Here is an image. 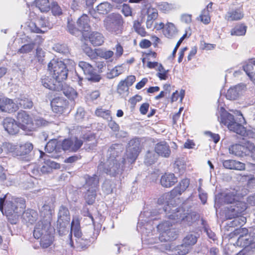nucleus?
Wrapping results in <instances>:
<instances>
[{"label": "nucleus", "instance_id": "obj_10", "mask_svg": "<svg viewBox=\"0 0 255 255\" xmlns=\"http://www.w3.org/2000/svg\"><path fill=\"white\" fill-rule=\"evenodd\" d=\"M50 223L49 220L44 219L39 221L36 225L33 231V236L35 238L39 239L44 234H47L50 232Z\"/></svg>", "mask_w": 255, "mask_h": 255}, {"label": "nucleus", "instance_id": "obj_29", "mask_svg": "<svg viewBox=\"0 0 255 255\" xmlns=\"http://www.w3.org/2000/svg\"><path fill=\"white\" fill-rule=\"evenodd\" d=\"M64 220H66V224H68V221H70V214L67 208L61 206L59 211L58 223H62Z\"/></svg>", "mask_w": 255, "mask_h": 255}, {"label": "nucleus", "instance_id": "obj_45", "mask_svg": "<svg viewBox=\"0 0 255 255\" xmlns=\"http://www.w3.org/2000/svg\"><path fill=\"white\" fill-rule=\"evenodd\" d=\"M50 10L54 16H60L62 14V9L57 1H52L50 4Z\"/></svg>", "mask_w": 255, "mask_h": 255}, {"label": "nucleus", "instance_id": "obj_55", "mask_svg": "<svg viewBox=\"0 0 255 255\" xmlns=\"http://www.w3.org/2000/svg\"><path fill=\"white\" fill-rule=\"evenodd\" d=\"M66 220H64L62 223H58L59 225V232L61 234H65V232H69L70 227V221L68 224H66Z\"/></svg>", "mask_w": 255, "mask_h": 255}, {"label": "nucleus", "instance_id": "obj_16", "mask_svg": "<svg viewBox=\"0 0 255 255\" xmlns=\"http://www.w3.org/2000/svg\"><path fill=\"white\" fill-rule=\"evenodd\" d=\"M69 245L72 248H75L78 250H85L90 246L91 242L90 239L85 238L84 237L82 236L75 239V245L72 240L71 234L69 235Z\"/></svg>", "mask_w": 255, "mask_h": 255}, {"label": "nucleus", "instance_id": "obj_51", "mask_svg": "<svg viewBox=\"0 0 255 255\" xmlns=\"http://www.w3.org/2000/svg\"><path fill=\"white\" fill-rule=\"evenodd\" d=\"M200 19L205 24H208L210 22L211 17L208 9H205L202 11L200 15Z\"/></svg>", "mask_w": 255, "mask_h": 255}, {"label": "nucleus", "instance_id": "obj_44", "mask_svg": "<svg viewBox=\"0 0 255 255\" xmlns=\"http://www.w3.org/2000/svg\"><path fill=\"white\" fill-rule=\"evenodd\" d=\"M37 21L41 28H46L49 29L52 27V24L49 21L48 18L44 16H41L37 18Z\"/></svg>", "mask_w": 255, "mask_h": 255}, {"label": "nucleus", "instance_id": "obj_47", "mask_svg": "<svg viewBox=\"0 0 255 255\" xmlns=\"http://www.w3.org/2000/svg\"><path fill=\"white\" fill-rule=\"evenodd\" d=\"M113 49L115 51L114 59L117 60L123 55L124 52V48L121 43L118 42Z\"/></svg>", "mask_w": 255, "mask_h": 255}, {"label": "nucleus", "instance_id": "obj_37", "mask_svg": "<svg viewBox=\"0 0 255 255\" xmlns=\"http://www.w3.org/2000/svg\"><path fill=\"white\" fill-rule=\"evenodd\" d=\"M244 149L243 145L240 144H233L229 147L230 152L241 157L244 156Z\"/></svg>", "mask_w": 255, "mask_h": 255}, {"label": "nucleus", "instance_id": "obj_9", "mask_svg": "<svg viewBox=\"0 0 255 255\" xmlns=\"http://www.w3.org/2000/svg\"><path fill=\"white\" fill-rule=\"evenodd\" d=\"M78 65L82 69L84 74L88 76L89 80L95 82L100 80V76L97 73L95 69L90 64L86 61H81L79 62Z\"/></svg>", "mask_w": 255, "mask_h": 255}, {"label": "nucleus", "instance_id": "obj_57", "mask_svg": "<svg viewBox=\"0 0 255 255\" xmlns=\"http://www.w3.org/2000/svg\"><path fill=\"white\" fill-rule=\"evenodd\" d=\"M19 104L24 109H30L33 106V103L28 98L21 99L19 102Z\"/></svg>", "mask_w": 255, "mask_h": 255}, {"label": "nucleus", "instance_id": "obj_15", "mask_svg": "<svg viewBox=\"0 0 255 255\" xmlns=\"http://www.w3.org/2000/svg\"><path fill=\"white\" fill-rule=\"evenodd\" d=\"M3 125L5 130L11 135L17 134L19 131V128H20L17 121L11 118L4 119Z\"/></svg>", "mask_w": 255, "mask_h": 255}, {"label": "nucleus", "instance_id": "obj_50", "mask_svg": "<svg viewBox=\"0 0 255 255\" xmlns=\"http://www.w3.org/2000/svg\"><path fill=\"white\" fill-rule=\"evenodd\" d=\"M52 211L53 209L49 205L44 204L41 209V213L46 218V219L49 220V219L52 214Z\"/></svg>", "mask_w": 255, "mask_h": 255}, {"label": "nucleus", "instance_id": "obj_14", "mask_svg": "<svg viewBox=\"0 0 255 255\" xmlns=\"http://www.w3.org/2000/svg\"><path fill=\"white\" fill-rule=\"evenodd\" d=\"M41 83L44 87L53 91H61L62 88V83L57 82L53 77L44 76L41 79Z\"/></svg>", "mask_w": 255, "mask_h": 255}, {"label": "nucleus", "instance_id": "obj_11", "mask_svg": "<svg viewBox=\"0 0 255 255\" xmlns=\"http://www.w3.org/2000/svg\"><path fill=\"white\" fill-rule=\"evenodd\" d=\"M51 106L53 111L56 113L61 114L68 108V101L61 97H56L51 101Z\"/></svg>", "mask_w": 255, "mask_h": 255}, {"label": "nucleus", "instance_id": "obj_22", "mask_svg": "<svg viewBox=\"0 0 255 255\" xmlns=\"http://www.w3.org/2000/svg\"><path fill=\"white\" fill-rule=\"evenodd\" d=\"M89 22V17L87 14H84L79 17L77 22L79 31H88L90 29Z\"/></svg>", "mask_w": 255, "mask_h": 255}, {"label": "nucleus", "instance_id": "obj_27", "mask_svg": "<svg viewBox=\"0 0 255 255\" xmlns=\"http://www.w3.org/2000/svg\"><path fill=\"white\" fill-rule=\"evenodd\" d=\"M61 91H63L65 96L69 99L74 100L77 97V93L74 89L68 85H63V83Z\"/></svg>", "mask_w": 255, "mask_h": 255}, {"label": "nucleus", "instance_id": "obj_46", "mask_svg": "<svg viewBox=\"0 0 255 255\" xmlns=\"http://www.w3.org/2000/svg\"><path fill=\"white\" fill-rule=\"evenodd\" d=\"M157 70L156 76L160 80H165L167 79L168 70H165L161 64H159Z\"/></svg>", "mask_w": 255, "mask_h": 255}, {"label": "nucleus", "instance_id": "obj_52", "mask_svg": "<svg viewBox=\"0 0 255 255\" xmlns=\"http://www.w3.org/2000/svg\"><path fill=\"white\" fill-rule=\"evenodd\" d=\"M35 43L32 42L22 45L18 50V53L25 54L31 52L34 48Z\"/></svg>", "mask_w": 255, "mask_h": 255}, {"label": "nucleus", "instance_id": "obj_64", "mask_svg": "<svg viewBox=\"0 0 255 255\" xmlns=\"http://www.w3.org/2000/svg\"><path fill=\"white\" fill-rule=\"evenodd\" d=\"M175 170L179 172H182L184 170L185 167L182 160H175L174 163Z\"/></svg>", "mask_w": 255, "mask_h": 255}, {"label": "nucleus", "instance_id": "obj_58", "mask_svg": "<svg viewBox=\"0 0 255 255\" xmlns=\"http://www.w3.org/2000/svg\"><path fill=\"white\" fill-rule=\"evenodd\" d=\"M158 16L157 10L154 8H149L147 10V18L152 20H156Z\"/></svg>", "mask_w": 255, "mask_h": 255}, {"label": "nucleus", "instance_id": "obj_2", "mask_svg": "<svg viewBox=\"0 0 255 255\" xmlns=\"http://www.w3.org/2000/svg\"><path fill=\"white\" fill-rule=\"evenodd\" d=\"M124 21L122 15L113 13L104 21V27L111 34L120 35L124 30Z\"/></svg>", "mask_w": 255, "mask_h": 255}, {"label": "nucleus", "instance_id": "obj_38", "mask_svg": "<svg viewBox=\"0 0 255 255\" xmlns=\"http://www.w3.org/2000/svg\"><path fill=\"white\" fill-rule=\"evenodd\" d=\"M238 200V197L237 195V192L235 190L230 191L226 193L224 201L227 204H232Z\"/></svg>", "mask_w": 255, "mask_h": 255}, {"label": "nucleus", "instance_id": "obj_8", "mask_svg": "<svg viewBox=\"0 0 255 255\" xmlns=\"http://www.w3.org/2000/svg\"><path fill=\"white\" fill-rule=\"evenodd\" d=\"M83 141L77 137L65 138L62 141L61 146L64 151L76 152L83 145Z\"/></svg>", "mask_w": 255, "mask_h": 255}, {"label": "nucleus", "instance_id": "obj_26", "mask_svg": "<svg viewBox=\"0 0 255 255\" xmlns=\"http://www.w3.org/2000/svg\"><path fill=\"white\" fill-rule=\"evenodd\" d=\"M34 4L42 12H47L50 10V3L49 0H35Z\"/></svg>", "mask_w": 255, "mask_h": 255}, {"label": "nucleus", "instance_id": "obj_42", "mask_svg": "<svg viewBox=\"0 0 255 255\" xmlns=\"http://www.w3.org/2000/svg\"><path fill=\"white\" fill-rule=\"evenodd\" d=\"M95 114L97 117L104 119H108L109 118H111V111L109 110H105L102 108H98L95 110Z\"/></svg>", "mask_w": 255, "mask_h": 255}, {"label": "nucleus", "instance_id": "obj_18", "mask_svg": "<svg viewBox=\"0 0 255 255\" xmlns=\"http://www.w3.org/2000/svg\"><path fill=\"white\" fill-rule=\"evenodd\" d=\"M33 149V145L30 142H26L16 146L14 157H23L28 155Z\"/></svg>", "mask_w": 255, "mask_h": 255}, {"label": "nucleus", "instance_id": "obj_4", "mask_svg": "<svg viewBox=\"0 0 255 255\" xmlns=\"http://www.w3.org/2000/svg\"><path fill=\"white\" fill-rule=\"evenodd\" d=\"M164 210L167 212V216L172 223H185L190 218L189 214L182 207L175 209H171L170 206L167 205Z\"/></svg>", "mask_w": 255, "mask_h": 255}, {"label": "nucleus", "instance_id": "obj_53", "mask_svg": "<svg viewBox=\"0 0 255 255\" xmlns=\"http://www.w3.org/2000/svg\"><path fill=\"white\" fill-rule=\"evenodd\" d=\"M197 241V237L192 234L188 235L183 240V243L185 245L189 246H192L195 245Z\"/></svg>", "mask_w": 255, "mask_h": 255}, {"label": "nucleus", "instance_id": "obj_32", "mask_svg": "<svg viewBox=\"0 0 255 255\" xmlns=\"http://www.w3.org/2000/svg\"><path fill=\"white\" fill-rule=\"evenodd\" d=\"M72 232H73L76 239L83 236L78 220H73L72 222L70 234H72Z\"/></svg>", "mask_w": 255, "mask_h": 255}, {"label": "nucleus", "instance_id": "obj_36", "mask_svg": "<svg viewBox=\"0 0 255 255\" xmlns=\"http://www.w3.org/2000/svg\"><path fill=\"white\" fill-rule=\"evenodd\" d=\"M112 7L110 3L104 2L97 6V10L100 14H106L112 10Z\"/></svg>", "mask_w": 255, "mask_h": 255}, {"label": "nucleus", "instance_id": "obj_61", "mask_svg": "<svg viewBox=\"0 0 255 255\" xmlns=\"http://www.w3.org/2000/svg\"><path fill=\"white\" fill-rule=\"evenodd\" d=\"M189 183L190 182L189 179H184L179 183V184L176 187H178V188L179 189V190H181V191L184 192L188 187Z\"/></svg>", "mask_w": 255, "mask_h": 255}, {"label": "nucleus", "instance_id": "obj_43", "mask_svg": "<svg viewBox=\"0 0 255 255\" xmlns=\"http://www.w3.org/2000/svg\"><path fill=\"white\" fill-rule=\"evenodd\" d=\"M157 6L159 10L163 13L168 12L173 8V6L172 3H168L166 1H161L159 2L157 4Z\"/></svg>", "mask_w": 255, "mask_h": 255}, {"label": "nucleus", "instance_id": "obj_28", "mask_svg": "<svg viewBox=\"0 0 255 255\" xmlns=\"http://www.w3.org/2000/svg\"><path fill=\"white\" fill-rule=\"evenodd\" d=\"M37 217V213L33 210H27L22 215L23 219L26 222L32 224Z\"/></svg>", "mask_w": 255, "mask_h": 255}, {"label": "nucleus", "instance_id": "obj_40", "mask_svg": "<svg viewBox=\"0 0 255 255\" xmlns=\"http://www.w3.org/2000/svg\"><path fill=\"white\" fill-rule=\"evenodd\" d=\"M96 190L95 189H91L90 188L87 189V191L85 194V198L86 202L88 204L91 205L94 202L96 196Z\"/></svg>", "mask_w": 255, "mask_h": 255}, {"label": "nucleus", "instance_id": "obj_34", "mask_svg": "<svg viewBox=\"0 0 255 255\" xmlns=\"http://www.w3.org/2000/svg\"><path fill=\"white\" fill-rule=\"evenodd\" d=\"M252 241V238L250 235L244 236L243 237H239L236 245L239 247L246 248L249 246Z\"/></svg>", "mask_w": 255, "mask_h": 255}, {"label": "nucleus", "instance_id": "obj_20", "mask_svg": "<svg viewBox=\"0 0 255 255\" xmlns=\"http://www.w3.org/2000/svg\"><path fill=\"white\" fill-rule=\"evenodd\" d=\"M123 151L122 144L115 143L112 144L107 151V156L109 159H116L121 155Z\"/></svg>", "mask_w": 255, "mask_h": 255}, {"label": "nucleus", "instance_id": "obj_1", "mask_svg": "<svg viewBox=\"0 0 255 255\" xmlns=\"http://www.w3.org/2000/svg\"><path fill=\"white\" fill-rule=\"evenodd\" d=\"M24 208V201L7 195L0 198V210L12 224L16 223L19 216Z\"/></svg>", "mask_w": 255, "mask_h": 255}, {"label": "nucleus", "instance_id": "obj_49", "mask_svg": "<svg viewBox=\"0 0 255 255\" xmlns=\"http://www.w3.org/2000/svg\"><path fill=\"white\" fill-rule=\"evenodd\" d=\"M226 97L230 100L237 99L239 96L237 88L236 87L229 88L226 93Z\"/></svg>", "mask_w": 255, "mask_h": 255}, {"label": "nucleus", "instance_id": "obj_3", "mask_svg": "<svg viewBox=\"0 0 255 255\" xmlns=\"http://www.w3.org/2000/svg\"><path fill=\"white\" fill-rule=\"evenodd\" d=\"M48 70L57 82L62 83L67 78L68 70L62 61L51 60L48 64Z\"/></svg>", "mask_w": 255, "mask_h": 255}, {"label": "nucleus", "instance_id": "obj_23", "mask_svg": "<svg viewBox=\"0 0 255 255\" xmlns=\"http://www.w3.org/2000/svg\"><path fill=\"white\" fill-rule=\"evenodd\" d=\"M223 166L228 169L242 170L245 168V164L239 160H223Z\"/></svg>", "mask_w": 255, "mask_h": 255}, {"label": "nucleus", "instance_id": "obj_21", "mask_svg": "<svg viewBox=\"0 0 255 255\" xmlns=\"http://www.w3.org/2000/svg\"><path fill=\"white\" fill-rule=\"evenodd\" d=\"M177 182V178L173 173H165L160 179V183L162 186L164 187H170L174 185Z\"/></svg>", "mask_w": 255, "mask_h": 255}, {"label": "nucleus", "instance_id": "obj_19", "mask_svg": "<svg viewBox=\"0 0 255 255\" xmlns=\"http://www.w3.org/2000/svg\"><path fill=\"white\" fill-rule=\"evenodd\" d=\"M244 16L242 6L227 12L225 19L228 21H238L242 19Z\"/></svg>", "mask_w": 255, "mask_h": 255}, {"label": "nucleus", "instance_id": "obj_7", "mask_svg": "<svg viewBox=\"0 0 255 255\" xmlns=\"http://www.w3.org/2000/svg\"><path fill=\"white\" fill-rule=\"evenodd\" d=\"M172 224L169 221H165L160 224L157 229L160 232L159 239L161 241H168L175 238V232L171 229Z\"/></svg>", "mask_w": 255, "mask_h": 255}, {"label": "nucleus", "instance_id": "obj_62", "mask_svg": "<svg viewBox=\"0 0 255 255\" xmlns=\"http://www.w3.org/2000/svg\"><path fill=\"white\" fill-rule=\"evenodd\" d=\"M44 56V52L42 50V48L39 47L37 48L36 49L35 57L39 62H43Z\"/></svg>", "mask_w": 255, "mask_h": 255}, {"label": "nucleus", "instance_id": "obj_33", "mask_svg": "<svg viewBox=\"0 0 255 255\" xmlns=\"http://www.w3.org/2000/svg\"><path fill=\"white\" fill-rule=\"evenodd\" d=\"M247 26L243 24L236 25L231 30V34L235 36H243L245 35L247 31Z\"/></svg>", "mask_w": 255, "mask_h": 255}, {"label": "nucleus", "instance_id": "obj_48", "mask_svg": "<svg viewBox=\"0 0 255 255\" xmlns=\"http://www.w3.org/2000/svg\"><path fill=\"white\" fill-rule=\"evenodd\" d=\"M248 234V230L247 228H238L235 230L230 234L231 238H233L235 236L243 237L244 236L249 235Z\"/></svg>", "mask_w": 255, "mask_h": 255}, {"label": "nucleus", "instance_id": "obj_63", "mask_svg": "<svg viewBox=\"0 0 255 255\" xmlns=\"http://www.w3.org/2000/svg\"><path fill=\"white\" fill-rule=\"evenodd\" d=\"M50 161L51 160H45L44 162L43 165L41 168V171L43 173H47L52 170L51 167L50 166Z\"/></svg>", "mask_w": 255, "mask_h": 255}, {"label": "nucleus", "instance_id": "obj_6", "mask_svg": "<svg viewBox=\"0 0 255 255\" xmlns=\"http://www.w3.org/2000/svg\"><path fill=\"white\" fill-rule=\"evenodd\" d=\"M16 119L21 129L31 131L34 128V120L32 117L24 111L21 110L17 114Z\"/></svg>", "mask_w": 255, "mask_h": 255}, {"label": "nucleus", "instance_id": "obj_41", "mask_svg": "<svg viewBox=\"0 0 255 255\" xmlns=\"http://www.w3.org/2000/svg\"><path fill=\"white\" fill-rule=\"evenodd\" d=\"M133 28L135 31L142 37H145L148 35L144 27L141 25V23L137 20L134 22Z\"/></svg>", "mask_w": 255, "mask_h": 255}, {"label": "nucleus", "instance_id": "obj_39", "mask_svg": "<svg viewBox=\"0 0 255 255\" xmlns=\"http://www.w3.org/2000/svg\"><path fill=\"white\" fill-rule=\"evenodd\" d=\"M40 245L43 248H47L49 247L52 242V237L50 233L47 234H44L42 237L40 238Z\"/></svg>", "mask_w": 255, "mask_h": 255}, {"label": "nucleus", "instance_id": "obj_60", "mask_svg": "<svg viewBox=\"0 0 255 255\" xmlns=\"http://www.w3.org/2000/svg\"><path fill=\"white\" fill-rule=\"evenodd\" d=\"M184 97V91H181L180 93L177 91L173 93L171 97V102L173 103L176 101L179 98L181 101Z\"/></svg>", "mask_w": 255, "mask_h": 255}, {"label": "nucleus", "instance_id": "obj_56", "mask_svg": "<svg viewBox=\"0 0 255 255\" xmlns=\"http://www.w3.org/2000/svg\"><path fill=\"white\" fill-rule=\"evenodd\" d=\"M28 27L31 31V32L36 33H44L47 30H44L40 29V27H38L36 24L34 22H30Z\"/></svg>", "mask_w": 255, "mask_h": 255}, {"label": "nucleus", "instance_id": "obj_12", "mask_svg": "<svg viewBox=\"0 0 255 255\" xmlns=\"http://www.w3.org/2000/svg\"><path fill=\"white\" fill-rule=\"evenodd\" d=\"M18 109V106L12 100L7 98H0V111L12 113Z\"/></svg>", "mask_w": 255, "mask_h": 255}, {"label": "nucleus", "instance_id": "obj_25", "mask_svg": "<svg viewBox=\"0 0 255 255\" xmlns=\"http://www.w3.org/2000/svg\"><path fill=\"white\" fill-rule=\"evenodd\" d=\"M136 78L134 75H129L125 80H121L118 86L119 90H124L125 88H127L131 86L135 81Z\"/></svg>", "mask_w": 255, "mask_h": 255}, {"label": "nucleus", "instance_id": "obj_17", "mask_svg": "<svg viewBox=\"0 0 255 255\" xmlns=\"http://www.w3.org/2000/svg\"><path fill=\"white\" fill-rule=\"evenodd\" d=\"M155 152L161 157L168 158L171 154L169 145L165 141H160L156 144L154 147Z\"/></svg>", "mask_w": 255, "mask_h": 255}, {"label": "nucleus", "instance_id": "obj_24", "mask_svg": "<svg viewBox=\"0 0 255 255\" xmlns=\"http://www.w3.org/2000/svg\"><path fill=\"white\" fill-rule=\"evenodd\" d=\"M89 41L94 46L102 45L104 42V37L99 32H92L88 37Z\"/></svg>", "mask_w": 255, "mask_h": 255}, {"label": "nucleus", "instance_id": "obj_31", "mask_svg": "<svg viewBox=\"0 0 255 255\" xmlns=\"http://www.w3.org/2000/svg\"><path fill=\"white\" fill-rule=\"evenodd\" d=\"M86 183L85 184V188L87 189H95L97 190V185L99 183V179L98 177L94 175L93 177H89L86 175L85 177Z\"/></svg>", "mask_w": 255, "mask_h": 255}, {"label": "nucleus", "instance_id": "obj_59", "mask_svg": "<svg viewBox=\"0 0 255 255\" xmlns=\"http://www.w3.org/2000/svg\"><path fill=\"white\" fill-rule=\"evenodd\" d=\"M3 146L6 149L7 152L12 153V155L14 157L15 151L16 149V146L12 143L8 142H5L3 143Z\"/></svg>", "mask_w": 255, "mask_h": 255}, {"label": "nucleus", "instance_id": "obj_54", "mask_svg": "<svg viewBox=\"0 0 255 255\" xmlns=\"http://www.w3.org/2000/svg\"><path fill=\"white\" fill-rule=\"evenodd\" d=\"M190 246L185 245L184 243L181 245L178 246L177 249V255H185L188 253L190 250Z\"/></svg>", "mask_w": 255, "mask_h": 255}, {"label": "nucleus", "instance_id": "obj_35", "mask_svg": "<svg viewBox=\"0 0 255 255\" xmlns=\"http://www.w3.org/2000/svg\"><path fill=\"white\" fill-rule=\"evenodd\" d=\"M255 67V60L254 59H251L248 60V62L243 66V69L246 73L247 75L250 78L254 72V68Z\"/></svg>", "mask_w": 255, "mask_h": 255}, {"label": "nucleus", "instance_id": "obj_5", "mask_svg": "<svg viewBox=\"0 0 255 255\" xmlns=\"http://www.w3.org/2000/svg\"><path fill=\"white\" fill-rule=\"evenodd\" d=\"M221 123L226 126L228 129L240 135L246 133V129L242 125L236 122L233 115L230 113H225L221 116Z\"/></svg>", "mask_w": 255, "mask_h": 255}, {"label": "nucleus", "instance_id": "obj_13", "mask_svg": "<svg viewBox=\"0 0 255 255\" xmlns=\"http://www.w3.org/2000/svg\"><path fill=\"white\" fill-rule=\"evenodd\" d=\"M140 142L135 139L130 140L127 149V155L129 159H136L141 150Z\"/></svg>", "mask_w": 255, "mask_h": 255}, {"label": "nucleus", "instance_id": "obj_30", "mask_svg": "<svg viewBox=\"0 0 255 255\" xmlns=\"http://www.w3.org/2000/svg\"><path fill=\"white\" fill-rule=\"evenodd\" d=\"M243 146L244 149V156L249 155L252 158H255V145L253 143L249 141L245 142Z\"/></svg>", "mask_w": 255, "mask_h": 255}]
</instances>
